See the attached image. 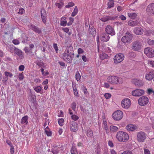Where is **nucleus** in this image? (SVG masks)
Masks as SVG:
<instances>
[{"label": "nucleus", "instance_id": "4d7b16f0", "mask_svg": "<svg viewBox=\"0 0 154 154\" xmlns=\"http://www.w3.org/2000/svg\"><path fill=\"white\" fill-rule=\"evenodd\" d=\"M106 120L105 117L104 116L103 117V121L104 126H106L107 125V122Z\"/></svg>", "mask_w": 154, "mask_h": 154}, {"label": "nucleus", "instance_id": "6e6552de", "mask_svg": "<svg viewBox=\"0 0 154 154\" xmlns=\"http://www.w3.org/2000/svg\"><path fill=\"white\" fill-rule=\"evenodd\" d=\"M148 102L149 99L146 96H142L138 100L139 104L141 106L146 105Z\"/></svg>", "mask_w": 154, "mask_h": 154}, {"label": "nucleus", "instance_id": "aec40b11", "mask_svg": "<svg viewBox=\"0 0 154 154\" xmlns=\"http://www.w3.org/2000/svg\"><path fill=\"white\" fill-rule=\"evenodd\" d=\"M117 16H106L103 17L100 19V20L103 22H105L109 20H112L116 19Z\"/></svg>", "mask_w": 154, "mask_h": 154}, {"label": "nucleus", "instance_id": "13d9d810", "mask_svg": "<svg viewBox=\"0 0 154 154\" xmlns=\"http://www.w3.org/2000/svg\"><path fill=\"white\" fill-rule=\"evenodd\" d=\"M13 43L15 45H17L19 44V41L17 39H14L12 41Z\"/></svg>", "mask_w": 154, "mask_h": 154}, {"label": "nucleus", "instance_id": "1a4fd4ad", "mask_svg": "<svg viewBox=\"0 0 154 154\" xmlns=\"http://www.w3.org/2000/svg\"><path fill=\"white\" fill-rule=\"evenodd\" d=\"M124 57V55L123 54L121 53L117 54L114 58V62L115 63H120L123 60Z\"/></svg>", "mask_w": 154, "mask_h": 154}, {"label": "nucleus", "instance_id": "49530a36", "mask_svg": "<svg viewBox=\"0 0 154 154\" xmlns=\"http://www.w3.org/2000/svg\"><path fill=\"white\" fill-rule=\"evenodd\" d=\"M18 78L20 80H22L24 79V76L22 73H19L18 75Z\"/></svg>", "mask_w": 154, "mask_h": 154}, {"label": "nucleus", "instance_id": "a19ab883", "mask_svg": "<svg viewBox=\"0 0 154 154\" xmlns=\"http://www.w3.org/2000/svg\"><path fill=\"white\" fill-rule=\"evenodd\" d=\"M74 5V4L72 2H69L68 3V5L65 6V7L67 8H69Z\"/></svg>", "mask_w": 154, "mask_h": 154}, {"label": "nucleus", "instance_id": "338daca9", "mask_svg": "<svg viewBox=\"0 0 154 154\" xmlns=\"http://www.w3.org/2000/svg\"><path fill=\"white\" fill-rule=\"evenodd\" d=\"M11 149L10 150V152L11 154H13L14 153V147L13 146L11 147Z\"/></svg>", "mask_w": 154, "mask_h": 154}, {"label": "nucleus", "instance_id": "f257e3e1", "mask_svg": "<svg viewBox=\"0 0 154 154\" xmlns=\"http://www.w3.org/2000/svg\"><path fill=\"white\" fill-rule=\"evenodd\" d=\"M116 137L120 142H126L129 138L128 134L122 131H119L117 133Z\"/></svg>", "mask_w": 154, "mask_h": 154}, {"label": "nucleus", "instance_id": "0e129e2a", "mask_svg": "<svg viewBox=\"0 0 154 154\" xmlns=\"http://www.w3.org/2000/svg\"><path fill=\"white\" fill-rule=\"evenodd\" d=\"M8 77H7V76H6V77H3V80H2V82L3 83H5L6 82H7L8 81Z\"/></svg>", "mask_w": 154, "mask_h": 154}, {"label": "nucleus", "instance_id": "58836bf2", "mask_svg": "<svg viewBox=\"0 0 154 154\" xmlns=\"http://www.w3.org/2000/svg\"><path fill=\"white\" fill-rule=\"evenodd\" d=\"M4 74L5 76L10 78H11L13 75L12 73L9 72H8L7 71H5L4 72Z\"/></svg>", "mask_w": 154, "mask_h": 154}, {"label": "nucleus", "instance_id": "4be33fe9", "mask_svg": "<svg viewBox=\"0 0 154 154\" xmlns=\"http://www.w3.org/2000/svg\"><path fill=\"white\" fill-rule=\"evenodd\" d=\"M146 80L150 81L154 78V70L150 72L146 75Z\"/></svg>", "mask_w": 154, "mask_h": 154}, {"label": "nucleus", "instance_id": "79ce46f5", "mask_svg": "<svg viewBox=\"0 0 154 154\" xmlns=\"http://www.w3.org/2000/svg\"><path fill=\"white\" fill-rule=\"evenodd\" d=\"M36 64L39 67H41L43 65V63L41 61H36L35 62Z\"/></svg>", "mask_w": 154, "mask_h": 154}, {"label": "nucleus", "instance_id": "3c124183", "mask_svg": "<svg viewBox=\"0 0 154 154\" xmlns=\"http://www.w3.org/2000/svg\"><path fill=\"white\" fill-rule=\"evenodd\" d=\"M147 42L150 45H152L154 44V40L149 39L148 40Z\"/></svg>", "mask_w": 154, "mask_h": 154}, {"label": "nucleus", "instance_id": "393cba45", "mask_svg": "<svg viewBox=\"0 0 154 154\" xmlns=\"http://www.w3.org/2000/svg\"><path fill=\"white\" fill-rule=\"evenodd\" d=\"M57 147V146L55 144H53V147L52 148V150H51V152L53 154H57L60 151L59 149L61 148V147H58V148L56 149Z\"/></svg>", "mask_w": 154, "mask_h": 154}, {"label": "nucleus", "instance_id": "2eb2a0df", "mask_svg": "<svg viewBox=\"0 0 154 154\" xmlns=\"http://www.w3.org/2000/svg\"><path fill=\"white\" fill-rule=\"evenodd\" d=\"M69 127L70 130L73 132H75L78 130L77 122L72 121L70 122Z\"/></svg>", "mask_w": 154, "mask_h": 154}, {"label": "nucleus", "instance_id": "20e7f679", "mask_svg": "<svg viewBox=\"0 0 154 154\" xmlns=\"http://www.w3.org/2000/svg\"><path fill=\"white\" fill-rule=\"evenodd\" d=\"M133 38L132 34L129 32H127L125 36L121 39V41L124 43H130L132 41Z\"/></svg>", "mask_w": 154, "mask_h": 154}, {"label": "nucleus", "instance_id": "f8f14e48", "mask_svg": "<svg viewBox=\"0 0 154 154\" xmlns=\"http://www.w3.org/2000/svg\"><path fill=\"white\" fill-rule=\"evenodd\" d=\"M146 10L149 15L154 14V4L151 3L146 8Z\"/></svg>", "mask_w": 154, "mask_h": 154}, {"label": "nucleus", "instance_id": "473e14b6", "mask_svg": "<svg viewBox=\"0 0 154 154\" xmlns=\"http://www.w3.org/2000/svg\"><path fill=\"white\" fill-rule=\"evenodd\" d=\"M110 129L111 131L113 132H116L119 129L118 127L112 125L110 126Z\"/></svg>", "mask_w": 154, "mask_h": 154}, {"label": "nucleus", "instance_id": "9b49d317", "mask_svg": "<svg viewBox=\"0 0 154 154\" xmlns=\"http://www.w3.org/2000/svg\"><path fill=\"white\" fill-rule=\"evenodd\" d=\"M131 104L130 100L129 99H125L123 100L121 102L122 107L125 109L129 108Z\"/></svg>", "mask_w": 154, "mask_h": 154}, {"label": "nucleus", "instance_id": "bf43d9fd", "mask_svg": "<svg viewBox=\"0 0 154 154\" xmlns=\"http://www.w3.org/2000/svg\"><path fill=\"white\" fill-rule=\"evenodd\" d=\"M82 89L85 94H88L86 88L84 86H83L82 88Z\"/></svg>", "mask_w": 154, "mask_h": 154}, {"label": "nucleus", "instance_id": "864d4df0", "mask_svg": "<svg viewBox=\"0 0 154 154\" xmlns=\"http://www.w3.org/2000/svg\"><path fill=\"white\" fill-rule=\"evenodd\" d=\"M53 47L55 49L56 52L57 53V51H58V50L57 46V44L56 43L54 44Z\"/></svg>", "mask_w": 154, "mask_h": 154}, {"label": "nucleus", "instance_id": "412c9836", "mask_svg": "<svg viewBox=\"0 0 154 154\" xmlns=\"http://www.w3.org/2000/svg\"><path fill=\"white\" fill-rule=\"evenodd\" d=\"M14 50L15 53L19 56L20 59H23L24 58V56L21 50L15 47H14Z\"/></svg>", "mask_w": 154, "mask_h": 154}, {"label": "nucleus", "instance_id": "423d86ee", "mask_svg": "<svg viewBox=\"0 0 154 154\" xmlns=\"http://www.w3.org/2000/svg\"><path fill=\"white\" fill-rule=\"evenodd\" d=\"M123 116L122 112L119 110L115 112L112 114L113 118L117 121L121 120Z\"/></svg>", "mask_w": 154, "mask_h": 154}, {"label": "nucleus", "instance_id": "e2e57ef3", "mask_svg": "<svg viewBox=\"0 0 154 154\" xmlns=\"http://www.w3.org/2000/svg\"><path fill=\"white\" fill-rule=\"evenodd\" d=\"M82 59L84 62H86L88 61V59L85 55H83L82 56Z\"/></svg>", "mask_w": 154, "mask_h": 154}, {"label": "nucleus", "instance_id": "39448f33", "mask_svg": "<svg viewBox=\"0 0 154 154\" xmlns=\"http://www.w3.org/2000/svg\"><path fill=\"white\" fill-rule=\"evenodd\" d=\"M146 134L143 132L140 131L137 134V140L139 142H143L146 138Z\"/></svg>", "mask_w": 154, "mask_h": 154}, {"label": "nucleus", "instance_id": "4468645a", "mask_svg": "<svg viewBox=\"0 0 154 154\" xmlns=\"http://www.w3.org/2000/svg\"><path fill=\"white\" fill-rule=\"evenodd\" d=\"M132 94L133 96L139 97L144 94V91L142 89H136L132 91Z\"/></svg>", "mask_w": 154, "mask_h": 154}, {"label": "nucleus", "instance_id": "cd10ccee", "mask_svg": "<svg viewBox=\"0 0 154 154\" xmlns=\"http://www.w3.org/2000/svg\"><path fill=\"white\" fill-rule=\"evenodd\" d=\"M67 53L72 55L73 56L74 52L73 50V47L70 45L67 48Z\"/></svg>", "mask_w": 154, "mask_h": 154}, {"label": "nucleus", "instance_id": "5701e85b", "mask_svg": "<svg viewBox=\"0 0 154 154\" xmlns=\"http://www.w3.org/2000/svg\"><path fill=\"white\" fill-rule=\"evenodd\" d=\"M137 128V126L132 124H130L126 127V129L128 131H133Z\"/></svg>", "mask_w": 154, "mask_h": 154}, {"label": "nucleus", "instance_id": "c9c22d12", "mask_svg": "<svg viewBox=\"0 0 154 154\" xmlns=\"http://www.w3.org/2000/svg\"><path fill=\"white\" fill-rule=\"evenodd\" d=\"M70 152L71 154H78L76 148L73 146H72Z\"/></svg>", "mask_w": 154, "mask_h": 154}, {"label": "nucleus", "instance_id": "0eeeda50", "mask_svg": "<svg viewBox=\"0 0 154 154\" xmlns=\"http://www.w3.org/2000/svg\"><path fill=\"white\" fill-rule=\"evenodd\" d=\"M72 55L64 52L62 55L63 59L68 63H71L72 60Z\"/></svg>", "mask_w": 154, "mask_h": 154}, {"label": "nucleus", "instance_id": "6e6d98bb", "mask_svg": "<svg viewBox=\"0 0 154 154\" xmlns=\"http://www.w3.org/2000/svg\"><path fill=\"white\" fill-rule=\"evenodd\" d=\"M121 154H132L131 151L129 150L124 151Z\"/></svg>", "mask_w": 154, "mask_h": 154}, {"label": "nucleus", "instance_id": "09e8293b", "mask_svg": "<svg viewBox=\"0 0 154 154\" xmlns=\"http://www.w3.org/2000/svg\"><path fill=\"white\" fill-rule=\"evenodd\" d=\"M107 5L108 8H110L114 6V3L113 2H109L107 4Z\"/></svg>", "mask_w": 154, "mask_h": 154}, {"label": "nucleus", "instance_id": "a211bd4d", "mask_svg": "<svg viewBox=\"0 0 154 154\" xmlns=\"http://www.w3.org/2000/svg\"><path fill=\"white\" fill-rule=\"evenodd\" d=\"M41 16L42 19L43 23L46 22L47 14L45 10L43 8H42L41 11Z\"/></svg>", "mask_w": 154, "mask_h": 154}, {"label": "nucleus", "instance_id": "c85d7f7f", "mask_svg": "<svg viewBox=\"0 0 154 154\" xmlns=\"http://www.w3.org/2000/svg\"><path fill=\"white\" fill-rule=\"evenodd\" d=\"M28 117L27 116H24L22 117L21 121V123H25L26 124L28 123Z\"/></svg>", "mask_w": 154, "mask_h": 154}, {"label": "nucleus", "instance_id": "a18cd8bd", "mask_svg": "<svg viewBox=\"0 0 154 154\" xmlns=\"http://www.w3.org/2000/svg\"><path fill=\"white\" fill-rule=\"evenodd\" d=\"M71 118L74 121H76L78 119L79 117L75 115H73L71 116Z\"/></svg>", "mask_w": 154, "mask_h": 154}, {"label": "nucleus", "instance_id": "c03bdc74", "mask_svg": "<svg viewBox=\"0 0 154 154\" xmlns=\"http://www.w3.org/2000/svg\"><path fill=\"white\" fill-rule=\"evenodd\" d=\"M55 5L57 6L58 8H60L64 4L63 2H61L60 3H56Z\"/></svg>", "mask_w": 154, "mask_h": 154}, {"label": "nucleus", "instance_id": "a878e982", "mask_svg": "<svg viewBox=\"0 0 154 154\" xmlns=\"http://www.w3.org/2000/svg\"><path fill=\"white\" fill-rule=\"evenodd\" d=\"M88 32L89 34H91L93 36L95 35L96 34L95 29L93 27V26H92V25L90 26V24L89 26Z\"/></svg>", "mask_w": 154, "mask_h": 154}, {"label": "nucleus", "instance_id": "b1692460", "mask_svg": "<svg viewBox=\"0 0 154 154\" xmlns=\"http://www.w3.org/2000/svg\"><path fill=\"white\" fill-rule=\"evenodd\" d=\"M140 21L138 19H133L128 21V24L129 26H136L140 23Z\"/></svg>", "mask_w": 154, "mask_h": 154}, {"label": "nucleus", "instance_id": "69168bd1", "mask_svg": "<svg viewBox=\"0 0 154 154\" xmlns=\"http://www.w3.org/2000/svg\"><path fill=\"white\" fill-rule=\"evenodd\" d=\"M73 90L74 94L75 96L78 97V93L77 88H75Z\"/></svg>", "mask_w": 154, "mask_h": 154}, {"label": "nucleus", "instance_id": "603ef678", "mask_svg": "<svg viewBox=\"0 0 154 154\" xmlns=\"http://www.w3.org/2000/svg\"><path fill=\"white\" fill-rule=\"evenodd\" d=\"M24 66L23 65H21L19 67V70L21 71H23L24 70Z\"/></svg>", "mask_w": 154, "mask_h": 154}, {"label": "nucleus", "instance_id": "bb28decb", "mask_svg": "<svg viewBox=\"0 0 154 154\" xmlns=\"http://www.w3.org/2000/svg\"><path fill=\"white\" fill-rule=\"evenodd\" d=\"M31 29L35 32L38 33H41V30L39 28L34 25H31Z\"/></svg>", "mask_w": 154, "mask_h": 154}, {"label": "nucleus", "instance_id": "4c0bfd02", "mask_svg": "<svg viewBox=\"0 0 154 154\" xmlns=\"http://www.w3.org/2000/svg\"><path fill=\"white\" fill-rule=\"evenodd\" d=\"M24 51L26 53H28L29 54H31L32 53V49H29L28 47H26L24 48Z\"/></svg>", "mask_w": 154, "mask_h": 154}, {"label": "nucleus", "instance_id": "2f4dec72", "mask_svg": "<svg viewBox=\"0 0 154 154\" xmlns=\"http://www.w3.org/2000/svg\"><path fill=\"white\" fill-rule=\"evenodd\" d=\"M128 15L130 18L133 19H135V18L137 16V14L133 13H128Z\"/></svg>", "mask_w": 154, "mask_h": 154}, {"label": "nucleus", "instance_id": "de8ad7c7", "mask_svg": "<svg viewBox=\"0 0 154 154\" xmlns=\"http://www.w3.org/2000/svg\"><path fill=\"white\" fill-rule=\"evenodd\" d=\"M76 106V104L75 103V102H73L71 105V108H72V109L74 111H75V109Z\"/></svg>", "mask_w": 154, "mask_h": 154}, {"label": "nucleus", "instance_id": "c756f323", "mask_svg": "<svg viewBox=\"0 0 154 154\" xmlns=\"http://www.w3.org/2000/svg\"><path fill=\"white\" fill-rule=\"evenodd\" d=\"M100 59L102 60H103L105 59H107L108 57V55L104 53L100 54Z\"/></svg>", "mask_w": 154, "mask_h": 154}, {"label": "nucleus", "instance_id": "5fc2aeb1", "mask_svg": "<svg viewBox=\"0 0 154 154\" xmlns=\"http://www.w3.org/2000/svg\"><path fill=\"white\" fill-rule=\"evenodd\" d=\"M111 96V95L109 93H106L104 94V97L107 99L109 98Z\"/></svg>", "mask_w": 154, "mask_h": 154}, {"label": "nucleus", "instance_id": "e433bc0d", "mask_svg": "<svg viewBox=\"0 0 154 154\" xmlns=\"http://www.w3.org/2000/svg\"><path fill=\"white\" fill-rule=\"evenodd\" d=\"M45 132L48 136H50L51 135V131L49 130V128L48 127H47L45 129Z\"/></svg>", "mask_w": 154, "mask_h": 154}, {"label": "nucleus", "instance_id": "ddd939ff", "mask_svg": "<svg viewBox=\"0 0 154 154\" xmlns=\"http://www.w3.org/2000/svg\"><path fill=\"white\" fill-rule=\"evenodd\" d=\"M100 38L102 41L107 42L109 40L110 37L107 33L103 32L100 34Z\"/></svg>", "mask_w": 154, "mask_h": 154}, {"label": "nucleus", "instance_id": "72a5a7b5", "mask_svg": "<svg viewBox=\"0 0 154 154\" xmlns=\"http://www.w3.org/2000/svg\"><path fill=\"white\" fill-rule=\"evenodd\" d=\"M78 12V10L77 8V6H75L73 12L72 13L71 16L74 17L76 15Z\"/></svg>", "mask_w": 154, "mask_h": 154}, {"label": "nucleus", "instance_id": "f704fd0d", "mask_svg": "<svg viewBox=\"0 0 154 154\" xmlns=\"http://www.w3.org/2000/svg\"><path fill=\"white\" fill-rule=\"evenodd\" d=\"M33 88L35 91L38 93H40L42 89V87L40 86L34 87Z\"/></svg>", "mask_w": 154, "mask_h": 154}, {"label": "nucleus", "instance_id": "7c9ffc66", "mask_svg": "<svg viewBox=\"0 0 154 154\" xmlns=\"http://www.w3.org/2000/svg\"><path fill=\"white\" fill-rule=\"evenodd\" d=\"M87 134L88 137H92L93 136L92 131L90 129H88L87 131Z\"/></svg>", "mask_w": 154, "mask_h": 154}, {"label": "nucleus", "instance_id": "052dcab7", "mask_svg": "<svg viewBox=\"0 0 154 154\" xmlns=\"http://www.w3.org/2000/svg\"><path fill=\"white\" fill-rule=\"evenodd\" d=\"M67 24V21L66 20L63 21L60 23V25L63 26H66Z\"/></svg>", "mask_w": 154, "mask_h": 154}, {"label": "nucleus", "instance_id": "680f3d73", "mask_svg": "<svg viewBox=\"0 0 154 154\" xmlns=\"http://www.w3.org/2000/svg\"><path fill=\"white\" fill-rule=\"evenodd\" d=\"M84 51L81 48H79L78 50V52L79 54H82L84 53Z\"/></svg>", "mask_w": 154, "mask_h": 154}, {"label": "nucleus", "instance_id": "ea45409f", "mask_svg": "<svg viewBox=\"0 0 154 154\" xmlns=\"http://www.w3.org/2000/svg\"><path fill=\"white\" fill-rule=\"evenodd\" d=\"M75 78L77 81H79L80 79L81 76L79 72L78 71L76 73Z\"/></svg>", "mask_w": 154, "mask_h": 154}, {"label": "nucleus", "instance_id": "8fccbe9b", "mask_svg": "<svg viewBox=\"0 0 154 154\" xmlns=\"http://www.w3.org/2000/svg\"><path fill=\"white\" fill-rule=\"evenodd\" d=\"M25 10L22 8H21L19 9V12H18V14H22L23 13H24Z\"/></svg>", "mask_w": 154, "mask_h": 154}, {"label": "nucleus", "instance_id": "9d476101", "mask_svg": "<svg viewBox=\"0 0 154 154\" xmlns=\"http://www.w3.org/2000/svg\"><path fill=\"white\" fill-rule=\"evenodd\" d=\"M144 52L149 57H154V51L152 48L147 47L144 49Z\"/></svg>", "mask_w": 154, "mask_h": 154}, {"label": "nucleus", "instance_id": "6ab92c4d", "mask_svg": "<svg viewBox=\"0 0 154 154\" xmlns=\"http://www.w3.org/2000/svg\"><path fill=\"white\" fill-rule=\"evenodd\" d=\"M143 29L141 27H136L134 30V33L137 35H141L144 32Z\"/></svg>", "mask_w": 154, "mask_h": 154}, {"label": "nucleus", "instance_id": "7ed1b4c3", "mask_svg": "<svg viewBox=\"0 0 154 154\" xmlns=\"http://www.w3.org/2000/svg\"><path fill=\"white\" fill-rule=\"evenodd\" d=\"M142 46L141 41L140 40L134 41L132 44L131 48L134 51H139L141 49Z\"/></svg>", "mask_w": 154, "mask_h": 154}, {"label": "nucleus", "instance_id": "774afa93", "mask_svg": "<svg viewBox=\"0 0 154 154\" xmlns=\"http://www.w3.org/2000/svg\"><path fill=\"white\" fill-rule=\"evenodd\" d=\"M148 63L151 65L152 67H154V61H149Z\"/></svg>", "mask_w": 154, "mask_h": 154}, {"label": "nucleus", "instance_id": "f3484780", "mask_svg": "<svg viewBox=\"0 0 154 154\" xmlns=\"http://www.w3.org/2000/svg\"><path fill=\"white\" fill-rule=\"evenodd\" d=\"M131 82L136 86L140 87L143 85V82L138 79H132Z\"/></svg>", "mask_w": 154, "mask_h": 154}, {"label": "nucleus", "instance_id": "37998d69", "mask_svg": "<svg viewBox=\"0 0 154 154\" xmlns=\"http://www.w3.org/2000/svg\"><path fill=\"white\" fill-rule=\"evenodd\" d=\"M64 119L63 118H61L59 119L58 121V123L59 125L60 126H62L63 125V123L64 122Z\"/></svg>", "mask_w": 154, "mask_h": 154}, {"label": "nucleus", "instance_id": "f03ea898", "mask_svg": "<svg viewBox=\"0 0 154 154\" xmlns=\"http://www.w3.org/2000/svg\"><path fill=\"white\" fill-rule=\"evenodd\" d=\"M107 81L112 84H118L122 82V79L118 77L114 76H109L107 79Z\"/></svg>", "mask_w": 154, "mask_h": 154}, {"label": "nucleus", "instance_id": "dca6fc26", "mask_svg": "<svg viewBox=\"0 0 154 154\" xmlns=\"http://www.w3.org/2000/svg\"><path fill=\"white\" fill-rule=\"evenodd\" d=\"M105 31L106 33L108 35L109 34L111 35H114L115 34V31L114 29L112 26L110 25L107 26L105 28Z\"/></svg>", "mask_w": 154, "mask_h": 154}]
</instances>
